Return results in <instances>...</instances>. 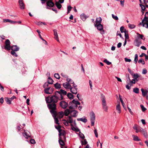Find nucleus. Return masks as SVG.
<instances>
[{"mask_svg":"<svg viewBox=\"0 0 148 148\" xmlns=\"http://www.w3.org/2000/svg\"><path fill=\"white\" fill-rule=\"evenodd\" d=\"M58 100H59L58 97L55 94V95H53L51 97L49 96L46 97L45 99L46 102L49 103H55L58 101Z\"/></svg>","mask_w":148,"mask_h":148,"instance_id":"1","label":"nucleus"},{"mask_svg":"<svg viewBox=\"0 0 148 148\" xmlns=\"http://www.w3.org/2000/svg\"><path fill=\"white\" fill-rule=\"evenodd\" d=\"M101 101L102 108L103 111L105 112H107L108 107L107 106L106 98L105 96L102 94H101Z\"/></svg>","mask_w":148,"mask_h":148,"instance_id":"2","label":"nucleus"},{"mask_svg":"<svg viewBox=\"0 0 148 148\" xmlns=\"http://www.w3.org/2000/svg\"><path fill=\"white\" fill-rule=\"evenodd\" d=\"M49 109L50 110V112L51 113L52 116H56V105L55 103L49 104L47 105Z\"/></svg>","mask_w":148,"mask_h":148,"instance_id":"3","label":"nucleus"},{"mask_svg":"<svg viewBox=\"0 0 148 148\" xmlns=\"http://www.w3.org/2000/svg\"><path fill=\"white\" fill-rule=\"evenodd\" d=\"M48 86V83H45L43 85V87L45 88L44 91L45 93L47 94H51L52 93L54 90L53 88L50 87L46 88Z\"/></svg>","mask_w":148,"mask_h":148,"instance_id":"4","label":"nucleus"},{"mask_svg":"<svg viewBox=\"0 0 148 148\" xmlns=\"http://www.w3.org/2000/svg\"><path fill=\"white\" fill-rule=\"evenodd\" d=\"M140 25L142 24L143 27H145L146 28H148V18L145 16L144 19L142 20V22L140 23Z\"/></svg>","mask_w":148,"mask_h":148,"instance_id":"5","label":"nucleus"},{"mask_svg":"<svg viewBox=\"0 0 148 148\" xmlns=\"http://www.w3.org/2000/svg\"><path fill=\"white\" fill-rule=\"evenodd\" d=\"M5 46L4 49L8 51H9L11 49L10 42L9 39H7L5 42Z\"/></svg>","mask_w":148,"mask_h":148,"instance_id":"6","label":"nucleus"},{"mask_svg":"<svg viewBox=\"0 0 148 148\" xmlns=\"http://www.w3.org/2000/svg\"><path fill=\"white\" fill-rule=\"evenodd\" d=\"M95 26L96 27L98 30L99 31H102L101 33V34H103L104 33V30L103 29V25L101 24H95Z\"/></svg>","mask_w":148,"mask_h":148,"instance_id":"7","label":"nucleus"},{"mask_svg":"<svg viewBox=\"0 0 148 148\" xmlns=\"http://www.w3.org/2000/svg\"><path fill=\"white\" fill-rule=\"evenodd\" d=\"M60 106L63 108L65 109L68 106V103L64 101H61L60 103Z\"/></svg>","mask_w":148,"mask_h":148,"instance_id":"8","label":"nucleus"},{"mask_svg":"<svg viewBox=\"0 0 148 148\" xmlns=\"http://www.w3.org/2000/svg\"><path fill=\"white\" fill-rule=\"evenodd\" d=\"M134 44L135 46L139 47L140 45L142 44V42L139 38H136L134 41Z\"/></svg>","mask_w":148,"mask_h":148,"instance_id":"9","label":"nucleus"},{"mask_svg":"<svg viewBox=\"0 0 148 148\" xmlns=\"http://www.w3.org/2000/svg\"><path fill=\"white\" fill-rule=\"evenodd\" d=\"M56 116H53V117H57L58 118L61 119L62 118L64 115V112L62 111L58 113L56 111Z\"/></svg>","mask_w":148,"mask_h":148,"instance_id":"10","label":"nucleus"},{"mask_svg":"<svg viewBox=\"0 0 148 148\" xmlns=\"http://www.w3.org/2000/svg\"><path fill=\"white\" fill-rule=\"evenodd\" d=\"M45 1H47L46 4L47 6L52 7L54 5V3L52 1V0H46Z\"/></svg>","mask_w":148,"mask_h":148,"instance_id":"11","label":"nucleus"},{"mask_svg":"<svg viewBox=\"0 0 148 148\" xmlns=\"http://www.w3.org/2000/svg\"><path fill=\"white\" fill-rule=\"evenodd\" d=\"M59 132V137H61V136H63V139H66V133L65 131L64 130H62L60 132Z\"/></svg>","mask_w":148,"mask_h":148,"instance_id":"12","label":"nucleus"},{"mask_svg":"<svg viewBox=\"0 0 148 148\" xmlns=\"http://www.w3.org/2000/svg\"><path fill=\"white\" fill-rule=\"evenodd\" d=\"M63 87L66 89H70L71 87V86L69 83L67 82L64 83L63 84Z\"/></svg>","mask_w":148,"mask_h":148,"instance_id":"13","label":"nucleus"},{"mask_svg":"<svg viewBox=\"0 0 148 148\" xmlns=\"http://www.w3.org/2000/svg\"><path fill=\"white\" fill-rule=\"evenodd\" d=\"M18 3L20 8L22 10L25 8V4L22 0H19Z\"/></svg>","mask_w":148,"mask_h":148,"instance_id":"14","label":"nucleus"},{"mask_svg":"<svg viewBox=\"0 0 148 148\" xmlns=\"http://www.w3.org/2000/svg\"><path fill=\"white\" fill-rule=\"evenodd\" d=\"M62 94L63 95H66L67 94L66 92L62 89H61L60 91H56L55 92V94L56 95H57V94Z\"/></svg>","mask_w":148,"mask_h":148,"instance_id":"15","label":"nucleus"},{"mask_svg":"<svg viewBox=\"0 0 148 148\" xmlns=\"http://www.w3.org/2000/svg\"><path fill=\"white\" fill-rule=\"evenodd\" d=\"M77 113L78 112L77 111L75 110L71 111L70 114L71 116L76 117L77 116Z\"/></svg>","mask_w":148,"mask_h":148,"instance_id":"16","label":"nucleus"},{"mask_svg":"<svg viewBox=\"0 0 148 148\" xmlns=\"http://www.w3.org/2000/svg\"><path fill=\"white\" fill-rule=\"evenodd\" d=\"M19 48L17 45H13L11 47V49L12 51H17L19 50Z\"/></svg>","mask_w":148,"mask_h":148,"instance_id":"17","label":"nucleus"},{"mask_svg":"<svg viewBox=\"0 0 148 148\" xmlns=\"http://www.w3.org/2000/svg\"><path fill=\"white\" fill-rule=\"evenodd\" d=\"M24 132L23 133V136L26 138H27L28 137H30V133L29 132H27L26 130H24Z\"/></svg>","mask_w":148,"mask_h":148,"instance_id":"18","label":"nucleus"},{"mask_svg":"<svg viewBox=\"0 0 148 148\" xmlns=\"http://www.w3.org/2000/svg\"><path fill=\"white\" fill-rule=\"evenodd\" d=\"M70 91L73 94H76L77 92V88H70Z\"/></svg>","mask_w":148,"mask_h":148,"instance_id":"19","label":"nucleus"},{"mask_svg":"<svg viewBox=\"0 0 148 148\" xmlns=\"http://www.w3.org/2000/svg\"><path fill=\"white\" fill-rule=\"evenodd\" d=\"M141 90L142 91V96L143 97H145L147 94H148V90H144L142 88Z\"/></svg>","mask_w":148,"mask_h":148,"instance_id":"20","label":"nucleus"},{"mask_svg":"<svg viewBox=\"0 0 148 148\" xmlns=\"http://www.w3.org/2000/svg\"><path fill=\"white\" fill-rule=\"evenodd\" d=\"M116 110L120 114L121 112V107L120 106V103L119 102V103L116 106Z\"/></svg>","mask_w":148,"mask_h":148,"instance_id":"21","label":"nucleus"},{"mask_svg":"<svg viewBox=\"0 0 148 148\" xmlns=\"http://www.w3.org/2000/svg\"><path fill=\"white\" fill-rule=\"evenodd\" d=\"M78 121H80L84 123H86L87 121V119L85 117L80 118H78L77 119Z\"/></svg>","mask_w":148,"mask_h":148,"instance_id":"22","label":"nucleus"},{"mask_svg":"<svg viewBox=\"0 0 148 148\" xmlns=\"http://www.w3.org/2000/svg\"><path fill=\"white\" fill-rule=\"evenodd\" d=\"M3 22L4 23L9 22L12 24H14L16 22L15 21H13L8 19H4L3 20Z\"/></svg>","mask_w":148,"mask_h":148,"instance_id":"23","label":"nucleus"},{"mask_svg":"<svg viewBox=\"0 0 148 148\" xmlns=\"http://www.w3.org/2000/svg\"><path fill=\"white\" fill-rule=\"evenodd\" d=\"M54 35V38L57 40L58 41H59V40L58 39V35L57 34V30L56 29H54L53 30Z\"/></svg>","mask_w":148,"mask_h":148,"instance_id":"24","label":"nucleus"},{"mask_svg":"<svg viewBox=\"0 0 148 148\" xmlns=\"http://www.w3.org/2000/svg\"><path fill=\"white\" fill-rule=\"evenodd\" d=\"M102 21V19L101 17L97 18H96L95 23V24H101Z\"/></svg>","mask_w":148,"mask_h":148,"instance_id":"25","label":"nucleus"},{"mask_svg":"<svg viewBox=\"0 0 148 148\" xmlns=\"http://www.w3.org/2000/svg\"><path fill=\"white\" fill-rule=\"evenodd\" d=\"M59 142L60 145L62 146H63L64 145V143L62 140L61 137H59Z\"/></svg>","mask_w":148,"mask_h":148,"instance_id":"26","label":"nucleus"},{"mask_svg":"<svg viewBox=\"0 0 148 148\" xmlns=\"http://www.w3.org/2000/svg\"><path fill=\"white\" fill-rule=\"evenodd\" d=\"M5 101L6 102L7 104H10L11 103V100L10 98L8 97H5Z\"/></svg>","mask_w":148,"mask_h":148,"instance_id":"27","label":"nucleus"},{"mask_svg":"<svg viewBox=\"0 0 148 148\" xmlns=\"http://www.w3.org/2000/svg\"><path fill=\"white\" fill-rule=\"evenodd\" d=\"M137 34L138 35L137 38H140L144 40H145V38L144 37V36L143 35L140 34L138 33H137Z\"/></svg>","mask_w":148,"mask_h":148,"instance_id":"28","label":"nucleus"},{"mask_svg":"<svg viewBox=\"0 0 148 148\" xmlns=\"http://www.w3.org/2000/svg\"><path fill=\"white\" fill-rule=\"evenodd\" d=\"M140 132H142L143 134V135L146 138H147V132H146V131L143 129V130L142 131H140Z\"/></svg>","mask_w":148,"mask_h":148,"instance_id":"29","label":"nucleus"},{"mask_svg":"<svg viewBox=\"0 0 148 148\" xmlns=\"http://www.w3.org/2000/svg\"><path fill=\"white\" fill-rule=\"evenodd\" d=\"M80 17L83 21H85L86 20L87 17L84 14H83L80 15Z\"/></svg>","mask_w":148,"mask_h":148,"instance_id":"30","label":"nucleus"},{"mask_svg":"<svg viewBox=\"0 0 148 148\" xmlns=\"http://www.w3.org/2000/svg\"><path fill=\"white\" fill-rule=\"evenodd\" d=\"M132 76L133 78L136 79L140 76V74L137 73H134Z\"/></svg>","mask_w":148,"mask_h":148,"instance_id":"31","label":"nucleus"},{"mask_svg":"<svg viewBox=\"0 0 148 148\" xmlns=\"http://www.w3.org/2000/svg\"><path fill=\"white\" fill-rule=\"evenodd\" d=\"M72 102L75 104L76 105V107H77V105H79L80 104V103L77 100H75V99H73L72 101Z\"/></svg>","mask_w":148,"mask_h":148,"instance_id":"32","label":"nucleus"},{"mask_svg":"<svg viewBox=\"0 0 148 148\" xmlns=\"http://www.w3.org/2000/svg\"><path fill=\"white\" fill-rule=\"evenodd\" d=\"M132 137L133 138V140L135 141H138L140 140V139H139L137 136L133 135Z\"/></svg>","mask_w":148,"mask_h":148,"instance_id":"33","label":"nucleus"},{"mask_svg":"<svg viewBox=\"0 0 148 148\" xmlns=\"http://www.w3.org/2000/svg\"><path fill=\"white\" fill-rule=\"evenodd\" d=\"M70 112L71 111L69 109H66L64 111V115L66 116H68L69 113H70Z\"/></svg>","mask_w":148,"mask_h":148,"instance_id":"34","label":"nucleus"},{"mask_svg":"<svg viewBox=\"0 0 148 148\" xmlns=\"http://www.w3.org/2000/svg\"><path fill=\"white\" fill-rule=\"evenodd\" d=\"M125 33V40H126L127 39H128L129 38L128 34V33L127 32H126L125 30V31L124 32Z\"/></svg>","mask_w":148,"mask_h":148,"instance_id":"35","label":"nucleus"},{"mask_svg":"<svg viewBox=\"0 0 148 148\" xmlns=\"http://www.w3.org/2000/svg\"><path fill=\"white\" fill-rule=\"evenodd\" d=\"M54 86L56 89H59L61 88V85L60 84L56 83L54 84Z\"/></svg>","mask_w":148,"mask_h":148,"instance_id":"36","label":"nucleus"},{"mask_svg":"<svg viewBox=\"0 0 148 148\" xmlns=\"http://www.w3.org/2000/svg\"><path fill=\"white\" fill-rule=\"evenodd\" d=\"M67 96L70 99H72L73 98V96L70 93H68Z\"/></svg>","mask_w":148,"mask_h":148,"instance_id":"37","label":"nucleus"},{"mask_svg":"<svg viewBox=\"0 0 148 148\" xmlns=\"http://www.w3.org/2000/svg\"><path fill=\"white\" fill-rule=\"evenodd\" d=\"M133 91L134 93L138 94L139 92V89L138 88H134Z\"/></svg>","mask_w":148,"mask_h":148,"instance_id":"38","label":"nucleus"},{"mask_svg":"<svg viewBox=\"0 0 148 148\" xmlns=\"http://www.w3.org/2000/svg\"><path fill=\"white\" fill-rule=\"evenodd\" d=\"M53 80L50 77H49L48 78V84H52L53 83Z\"/></svg>","mask_w":148,"mask_h":148,"instance_id":"39","label":"nucleus"},{"mask_svg":"<svg viewBox=\"0 0 148 148\" xmlns=\"http://www.w3.org/2000/svg\"><path fill=\"white\" fill-rule=\"evenodd\" d=\"M66 81L68 83H69L70 84H72L74 82L71 79L69 78H67L66 79Z\"/></svg>","mask_w":148,"mask_h":148,"instance_id":"40","label":"nucleus"},{"mask_svg":"<svg viewBox=\"0 0 148 148\" xmlns=\"http://www.w3.org/2000/svg\"><path fill=\"white\" fill-rule=\"evenodd\" d=\"M130 81L129 83L130 84V86H132V84H135L136 83V81L135 79H133L132 80L130 79V80H129Z\"/></svg>","mask_w":148,"mask_h":148,"instance_id":"41","label":"nucleus"},{"mask_svg":"<svg viewBox=\"0 0 148 148\" xmlns=\"http://www.w3.org/2000/svg\"><path fill=\"white\" fill-rule=\"evenodd\" d=\"M71 117V116H69L67 119L68 121L70 123H71L73 122V119Z\"/></svg>","mask_w":148,"mask_h":148,"instance_id":"42","label":"nucleus"},{"mask_svg":"<svg viewBox=\"0 0 148 148\" xmlns=\"http://www.w3.org/2000/svg\"><path fill=\"white\" fill-rule=\"evenodd\" d=\"M127 84L126 85V87L128 90H130V87L131 86H130V84L128 82V80L127 81Z\"/></svg>","mask_w":148,"mask_h":148,"instance_id":"43","label":"nucleus"},{"mask_svg":"<svg viewBox=\"0 0 148 148\" xmlns=\"http://www.w3.org/2000/svg\"><path fill=\"white\" fill-rule=\"evenodd\" d=\"M56 5L57 8L59 9H60L61 8L62 5L59 2H56Z\"/></svg>","mask_w":148,"mask_h":148,"instance_id":"44","label":"nucleus"},{"mask_svg":"<svg viewBox=\"0 0 148 148\" xmlns=\"http://www.w3.org/2000/svg\"><path fill=\"white\" fill-rule=\"evenodd\" d=\"M117 1H120L121 5L123 7L124 6V3L125 0H116Z\"/></svg>","mask_w":148,"mask_h":148,"instance_id":"45","label":"nucleus"},{"mask_svg":"<svg viewBox=\"0 0 148 148\" xmlns=\"http://www.w3.org/2000/svg\"><path fill=\"white\" fill-rule=\"evenodd\" d=\"M138 63H141L143 65L145 64V61L142 58H141L138 61Z\"/></svg>","mask_w":148,"mask_h":148,"instance_id":"46","label":"nucleus"},{"mask_svg":"<svg viewBox=\"0 0 148 148\" xmlns=\"http://www.w3.org/2000/svg\"><path fill=\"white\" fill-rule=\"evenodd\" d=\"M138 60V55L137 54L135 55L134 62L135 64H136Z\"/></svg>","mask_w":148,"mask_h":148,"instance_id":"47","label":"nucleus"},{"mask_svg":"<svg viewBox=\"0 0 148 148\" xmlns=\"http://www.w3.org/2000/svg\"><path fill=\"white\" fill-rule=\"evenodd\" d=\"M143 129L141 127H138V128L136 130V133H138L139 132H140V131H142L143 130Z\"/></svg>","mask_w":148,"mask_h":148,"instance_id":"48","label":"nucleus"},{"mask_svg":"<svg viewBox=\"0 0 148 148\" xmlns=\"http://www.w3.org/2000/svg\"><path fill=\"white\" fill-rule=\"evenodd\" d=\"M140 3H142L147 4L148 3V0H139Z\"/></svg>","mask_w":148,"mask_h":148,"instance_id":"49","label":"nucleus"},{"mask_svg":"<svg viewBox=\"0 0 148 148\" xmlns=\"http://www.w3.org/2000/svg\"><path fill=\"white\" fill-rule=\"evenodd\" d=\"M79 135L80 137L82 138V139H84L85 138L84 135L81 132L79 133Z\"/></svg>","mask_w":148,"mask_h":148,"instance_id":"50","label":"nucleus"},{"mask_svg":"<svg viewBox=\"0 0 148 148\" xmlns=\"http://www.w3.org/2000/svg\"><path fill=\"white\" fill-rule=\"evenodd\" d=\"M55 128L58 130L59 132H60L62 129H61V127L60 125H58V126H55Z\"/></svg>","mask_w":148,"mask_h":148,"instance_id":"51","label":"nucleus"},{"mask_svg":"<svg viewBox=\"0 0 148 148\" xmlns=\"http://www.w3.org/2000/svg\"><path fill=\"white\" fill-rule=\"evenodd\" d=\"M128 26L131 29H132L133 28H134L136 26L134 24H129L128 25Z\"/></svg>","mask_w":148,"mask_h":148,"instance_id":"52","label":"nucleus"},{"mask_svg":"<svg viewBox=\"0 0 148 148\" xmlns=\"http://www.w3.org/2000/svg\"><path fill=\"white\" fill-rule=\"evenodd\" d=\"M53 117L54 118V119L55 120V123L57 124H59V121L58 119V117Z\"/></svg>","mask_w":148,"mask_h":148,"instance_id":"53","label":"nucleus"},{"mask_svg":"<svg viewBox=\"0 0 148 148\" xmlns=\"http://www.w3.org/2000/svg\"><path fill=\"white\" fill-rule=\"evenodd\" d=\"M103 62H105L108 65H110L111 64V62L108 61L106 59H105L103 60Z\"/></svg>","mask_w":148,"mask_h":148,"instance_id":"54","label":"nucleus"},{"mask_svg":"<svg viewBox=\"0 0 148 148\" xmlns=\"http://www.w3.org/2000/svg\"><path fill=\"white\" fill-rule=\"evenodd\" d=\"M15 51H12L11 52V54L13 56L17 57L18 56V55L16 54V53L15 52Z\"/></svg>","mask_w":148,"mask_h":148,"instance_id":"55","label":"nucleus"},{"mask_svg":"<svg viewBox=\"0 0 148 148\" xmlns=\"http://www.w3.org/2000/svg\"><path fill=\"white\" fill-rule=\"evenodd\" d=\"M81 144L82 145H86L87 143V142L86 139L84 140V141H81Z\"/></svg>","mask_w":148,"mask_h":148,"instance_id":"56","label":"nucleus"},{"mask_svg":"<svg viewBox=\"0 0 148 148\" xmlns=\"http://www.w3.org/2000/svg\"><path fill=\"white\" fill-rule=\"evenodd\" d=\"M112 18L114 20H118V19H119L118 18V17L117 16H115L113 14H112Z\"/></svg>","mask_w":148,"mask_h":148,"instance_id":"57","label":"nucleus"},{"mask_svg":"<svg viewBox=\"0 0 148 148\" xmlns=\"http://www.w3.org/2000/svg\"><path fill=\"white\" fill-rule=\"evenodd\" d=\"M94 132L95 134V137L96 138H97L98 137V134L97 132V130L96 129H95V130H94Z\"/></svg>","mask_w":148,"mask_h":148,"instance_id":"58","label":"nucleus"},{"mask_svg":"<svg viewBox=\"0 0 148 148\" xmlns=\"http://www.w3.org/2000/svg\"><path fill=\"white\" fill-rule=\"evenodd\" d=\"M54 76L57 79H59L60 78V75L58 73H55L54 75Z\"/></svg>","mask_w":148,"mask_h":148,"instance_id":"59","label":"nucleus"},{"mask_svg":"<svg viewBox=\"0 0 148 148\" xmlns=\"http://www.w3.org/2000/svg\"><path fill=\"white\" fill-rule=\"evenodd\" d=\"M72 8L70 6H68L67 7V13H69L71 10V9Z\"/></svg>","mask_w":148,"mask_h":148,"instance_id":"60","label":"nucleus"},{"mask_svg":"<svg viewBox=\"0 0 148 148\" xmlns=\"http://www.w3.org/2000/svg\"><path fill=\"white\" fill-rule=\"evenodd\" d=\"M140 106L143 111L144 112L147 110L146 108L143 105H140Z\"/></svg>","mask_w":148,"mask_h":148,"instance_id":"61","label":"nucleus"},{"mask_svg":"<svg viewBox=\"0 0 148 148\" xmlns=\"http://www.w3.org/2000/svg\"><path fill=\"white\" fill-rule=\"evenodd\" d=\"M128 71L130 73V74L132 75L134 74V73L133 71H132L131 69H130L129 68L128 69Z\"/></svg>","mask_w":148,"mask_h":148,"instance_id":"62","label":"nucleus"},{"mask_svg":"<svg viewBox=\"0 0 148 148\" xmlns=\"http://www.w3.org/2000/svg\"><path fill=\"white\" fill-rule=\"evenodd\" d=\"M124 30V27L123 26L121 27L120 28V30L121 33H123L124 32L125 30Z\"/></svg>","mask_w":148,"mask_h":148,"instance_id":"63","label":"nucleus"},{"mask_svg":"<svg viewBox=\"0 0 148 148\" xmlns=\"http://www.w3.org/2000/svg\"><path fill=\"white\" fill-rule=\"evenodd\" d=\"M63 123L65 125L67 126L69 125V123H68L69 122L68 121H66L64 120H63Z\"/></svg>","mask_w":148,"mask_h":148,"instance_id":"64","label":"nucleus"}]
</instances>
